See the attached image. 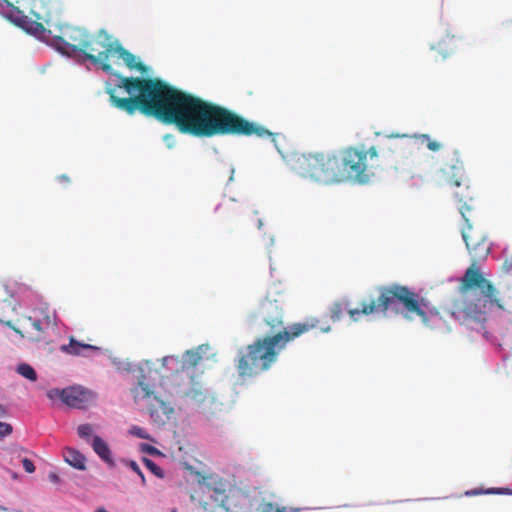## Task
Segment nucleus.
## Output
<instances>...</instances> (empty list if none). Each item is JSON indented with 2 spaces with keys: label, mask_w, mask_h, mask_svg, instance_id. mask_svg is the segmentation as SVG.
I'll list each match as a JSON object with an SVG mask.
<instances>
[{
  "label": "nucleus",
  "mask_w": 512,
  "mask_h": 512,
  "mask_svg": "<svg viewBox=\"0 0 512 512\" xmlns=\"http://www.w3.org/2000/svg\"><path fill=\"white\" fill-rule=\"evenodd\" d=\"M64 458L69 465L76 469L84 470L86 468V458L75 449L67 448L64 453Z\"/></svg>",
  "instance_id": "16"
},
{
  "label": "nucleus",
  "mask_w": 512,
  "mask_h": 512,
  "mask_svg": "<svg viewBox=\"0 0 512 512\" xmlns=\"http://www.w3.org/2000/svg\"><path fill=\"white\" fill-rule=\"evenodd\" d=\"M502 272L507 275L512 282V257L504 260L502 264Z\"/></svg>",
  "instance_id": "25"
},
{
  "label": "nucleus",
  "mask_w": 512,
  "mask_h": 512,
  "mask_svg": "<svg viewBox=\"0 0 512 512\" xmlns=\"http://www.w3.org/2000/svg\"><path fill=\"white\" fill-rule=\"evenodd\" d=\"M78 435L82 439H88L93 434V426L91 424H82L77 429Z\"/></svg>",
  "instance_id": "23"
},
{
  "label": "nucleus",
  "mask_w": 512,
  "mask_h": 512,
  "mask_svg": "<svg viewBox=\"0 0 512 512\" xmlns=\"http://www.w3.org/2000/svg\"><path fill=\"white\" fill-rule=\"evenodd\" d=\"M87 32L79 27L65 25L60 28V34L52 37V44L61 53L68 56L80 52Z\"/></svg>",
  "instance_id": "10"
},
{
  "label": "nucleus",
  "mask_w": 512,
  "mask_h": 512,
  "mask_svg": "<svg viewBox=\"0 0 512 512\" xmlns=\"http://www.w3.org/2000/svg\"><path fill=\"white\" fill-rule=\"evenodd\" d=\"M318 323L319 321L315 318H309L302 323H294L290 326V340L316 328Z\"/></svg>",
  "instance_id": "15"
},
{
  "label": "nucleus",
  "mask_w": 512,
  "mask_h": 512,
  "mask_svg": "<svg viewBox=\"0 0 512 512\" xmlns=\"http://www.w3.org/2000/svg\"><path fill=\"white\" fill-rule=\"evenodd\" d=\"M344 305L341 302H335L330 308V318L332 321H339L344 311Z\"/></svg>",
  "instance_id": "21"
},
{
  "label": "nucleus",
  "mask_w": 512,
  "mask_h": 512,
  "mask_svg": "<svg viewBox=\"0 0 512 512\" xmlns=\"http://www.w3.org/2000/svg\"><path fill=\"white\" fill-rule=\"evenodd\" d=\"M30 325L36 330L38 333H42V324L40 320H33L31 317L28 318Z\"/></svg>",
  "instance_id": "32"
},
{
  "label": "nucleus",
  "mask_w": 512,
  "mask_h": 512,
  "mask_svg": "<svg viewBox=\"0 0 512 512\" xmlns=\"http://www.w3.org/2000/svg\"><path fill=\"white\" fill-rule=\"evenodd\" d=\"M50 399L59 398L64 404L75 409H87L96 401V394L83 386L75 385L64 389H52L48 391Z\"/></svg>",
  "instance_id": "9"
},
{
  "label": "nucleus",
  "mask_w": 512,
  "mask_h": 512,
  "mask_svg": "<svg viewBox=\"0 0 512 512\" xmlns=\"http://www.w3.org/2000/svg\"><path fill=\"white\" fill-rule=\"evenodd\" d=\"M338 164V182L353 181L360 184L367 183L370 176L372 165L368 162L378 157V151L375 146L368 150L357 147H348L336 153Z\"/></svg>",
  "instance_id": "7"
},
{
  "label": "nucleus",
  "mask_w": 512,
  "mask_h": 512,
  "mask_svg": "<svg viewBox=\"0 0 512 512\" xmlns=\"http://www.w3.org/2000/svg\"><path fill=\"white\" fill-rule=\"evenodd\" d=\"M57 180L62 183V184H69L70 183V178L68 175L66 174H62V175H59L57 177Z\"/></svg>",
  "instance_id": "33"
},
{
  "label": "nucleus",
  "mask_w": 512,
  "mask_h": 512,
  "mask_svg": "<svg viewBox=\"0 0 512 512\" xmlns=\"http://www.w3.org/2000/svg\"><path fill=\"white\" fill-rule=\"evenodd\" d=\"M288 340V331L285 329L273 336L256 339L238 351L235 367L241 379L255 377L268 370L276 361L281 350L285 348Z\"/></svg>",
  "instance_id": "4"
},
{
  "label": "nucleus",
  "mask_w": 512,
  "mask_h": 512,
  "mask_svg": "<svg viewBox=\"0 0 512 512\" xmlns=\"http://www.w3.org/2000/svg\"><path fill=\"white\" fill-rule=\"evenodd\" d=\"M7 415H8L7 408L4 405L0 404V418H4Z\"/></svg>",
  "instance_id": "34"
},
{
  "label": "nucleus",
  "mask_w": 512,
  "mask_h": 512,
  "mask_svg": "<svg viewBox=\"0 0 512 512\" xmlns=\"http://www.w3.org/2000/svg\"><path fill=\"white\" fill-rule=\"evenodd\" d=\"M168 138H170V135H166L164 139L167 140Z\"/></svg>",
  "instance_id": "41"
},
{
  "label": "nucleus",
  "mask_w": 512,
  "mask_h": 512,
  "mask_svg": "<svg viewBox=\"0 0 512 512\" xmlns=\"http://www.w3.org/2000/svg\"><path fill=\"white\" fill-rule=\"evenodd\" d=\"M92 448L94 452L107 464L112 465L113 459L111 450L108 446V444L99 436H94L92 439Z\"/></svg>",
  "instance_id": "13"
},
{
  "label": "nucleus",
  "mask_w": 512,
  "mask_h": 512,
  "mask_svg": "<svg viewBox=\"0 0 512 512\" xmlns=\"http://www.w3.org/2000/svg\"><path fill=\"white\" fill-rule=\"evenodd\" d=\"M481 494H502L512 495V489L510 488H491V489H472L465 492L466 496H476Z\"/></svg>",
  "instance_id": "18"
},
{
  "label": "nucleus",
  "mask_w": 512,
  "mask_h": 512,
  "mask_svg": "<svg viewBox=\"0 0 512 512\" xmlns=\"http://www.w3.org/2000/svg\"><path fill=\"white\" fill-rule=\"evenodd\" d=\"M324 332H327L329 330V327L328 328H325V329H322Z\"/></svg>",
  "instance_id": "42"
},
{
  "label": "nucleus",
  "mask_w": 512,
  "mask_h": 512,
  "mask_svg": "<svg viewBox=\"0 0 512 512\" xmlns=\"http://www.w3.org/2000/svg\"><path fill=\"white\" fill-rule=\"evenodd\" d=\"M13 431L12 426L9 423L0 422V439L9 436Z\"/></svg>",
  "instance_id": "27"
},
{
  "label": "nucleus",
  "mask_w": 512,
  "mask_h": 512,
  "mask_svg": "<svg viewBox=\"0 0 512 512\" xmlns=\"http://www.w3.org/2000/svg\"><path fill=\"white\" fill-rule=\"evenodd\" d=\"M462 228V237L473 259L460 280L461 299L453 302L452 316L466 328L485 335L487 311L492 307L504 309L503 301L496 287L487 280L476 262L485 259L490 253L491 245L484 232L474 227L466 217Z\"/></svg>",
  "instance_id": "2"
},
{
  "label": "nucleus",
  "mask_w": 512,
  "mask_h": 512,
  "mask_svg": "<svg viewBox=\"0 0 512 512\" xmlns=\"http://www.w3.org/2000/svg\"><path fill=\"white\" fill-rule=\"evenodd\" d=\"M440 174L446 184L456 188L454 196L459 202L460 213L466 219V213L473 209L476 193L465 174L464 161L459 150L447 151L440 167Z\"/></svg>",
  "instance_id": "5"
},
{
  "label": "nucleus",
  "mask_w": 512,
  "mask_h": 512,
  "mask_svg": "<svg viewBox=\"0 0 512 512\" xmlns=\"http://www.w3.org/2000/svg\"><path fill=\"white\" fill-rule=\"evenodd\" d=\"M22 464L27 473H33L35 471V465L30 459L24 458Z\"/></svg>",
  "instance_id": "29"
},
{
  "label": "nucleus",
  "mask_w": 512,
  "mask_h": 512,
  "mask_svg": "<svg viewBox=\"0 0 512 512\" xmlns=\"http://www.w3.org/2000/svg\"><path fill=\"white\" fill-rule=\"evenodd\" d=\"M128 466L135 472L137 473L140 478H141V481H142V484H145V477H144V474L142 473L140 467L138 466V464L135 462V461H130Z\"/></svg>",
  "instance_id": "28"
},
{
  "label": "nucleus",
  "mask_w": 512,
  "mask_h": 512,
  "mask_svg": "<svg viewBox=\"0 0 512 512\" xmlns=\"http://www.w3.org/2000/svg\"><path fill=\"white\" fill-rule=\"evenodd\" d=\"M130 433L140 439H149V434L146 432V430L138 426H133L130 430Z\"/></svg>",
  "instance_id": "26"
},
{
  "label": "nucleus",
  "mask_w": 512,
  "mask_h": 512,
  "mask_svg": "<svg viewBox=\"0 0 512 512\" xmlns=\"http://www.w3.org/2000/svg\"><path fill=\"white\" fill-rule=\"evenodd\" d=\"M337 163L336 153L294 154L291 168L302 178L322 184H334L339 183Z\"/></svg>",
  "instance_id": "6"
},
{
  "label": "nucleus",
  "mask_w": 512,
  "mask_h": 512,
  "mask_svg": "<svg viewBox=\"0 0 512 512\" xmlns=\"http://www.w3.org/2000/svg\"><path fill=\"white\" fill-rule=\"evenodd\" d=\"M95 512H109L105 508H98Z\"/></svg>",
  "instance_id": "38"
},
{
  "label": "nucleus",
  "mask_w": 512,
  "mask_h": 512,
  "mask_svg": "<svg viewBox=\"0 0 512 512\" xmlns=\"http://www.w3.org/2000/svg\"><path fill=\"white\" fill-rule=\"evenodd\" d=\"M146 467L156 476L163 477V470L152 460L144 459Z\"/></svg>",
  "instance_id": "24"
},
{
  "label": "nucleus",
  "mask_w": 512,
  "mask_h": 512,
  "mask_svg": "<svg viewBox=\"0 0 512 512\" xmlns=\"http://www.w3.org/2000/svg\"><path fill=\"white\" fill-rule=\"evenodd\" d=\"M155 400L157 401L158 405H159V408L160 410L162 411V413L166 416L169 415V413L172 411V409L170 407H168V405L162 401V400H159L158 398L155 397Z\"/></svg>",
  "instance_id": "31"
},
{
  "label": "nucleus",
  "mask_w": 512,
  "mask_h": 512,
  "mask_svg": "<svg viewBox=\"0 0 512 512\" xmlns=\"http://www.w3.org/2000/svg\"><path fill=\"white\" fill-rule=\"evenodd\" d=\"M6 3L10 7L7 17L11 22L40 39H50L51 30L46 29L39 21L49 25L53 16L59 11V0H31V13L37 21L29 20L19 8L9 2Z\"/></svg>",
  "instance_id": "8"
},
{
  "label": "nucleus",
  "mask_w": 512,
  "mask_h": 512,
  "mask_svg": "<svg viewBox=\"0 0 512 512\" xmlns=\"http://www.w3.org/2000/svg\"><path fill=\"white\" fill-rule=\"evenodd\" d=\"M172 512H176V510L174 509Z\"/></svg>",
  "instance_id": "43"
},
{
  "label": "nucleus",
  "mask_w": 512,
  "mask_h": 512,
  "mask_svg": "<svg viewBox=\"0 0 512 512\" xmlns=\"http://www.w3.org/2000/svg\"><path fill=\"white\" fill-rule=\"evenodd\" d=\"M99 348L91 345L80 343L76 341L73 337H70V341L68 345H62L61 350L72 355H84L85 351H96Z\"/></svg>",
  "instance_id": "14"
},
{
  "label": "nucleus",
  "mask_w": 512,
  "mask_h": 512,
  "mask_svg": "<svg viewBox=\"0 0 512 512\" xmlns=\"http://www.w3.org/2000/svg\"><path fill=\"white\" fill-rule=\"evenodd\" d=\"M113 56H118V58L122 59L131 70L137 69L143 74L147 72V66L142 62H137L135 55L125 49L118 40L114 43Z\"/></svg>",
  "instance_id": "11"
},
{
  "label": "nucleus",
  "mask_w": 512,
  "mask_h": 512,
  "mask_svg": "<svg viewBox=\"0 0 512 512\" xmlns=\"http://www.w3.org/2000/svg\"><path fill=\"white\" fill-rule=\"evenodd\" d=\"M298 511H299V509H292V508H290V512H298Z\"/></svg>",
  "instance_id": "40"
},
{
  "label": "nucleus",
  "mask_w": 512,
  "mask_h": 512,
  "mask_svg": "<svg viewBox=\"0 0 512 512\" xmlns=\"http://www.w3.org/2000/svg\"><path fill=\"white\" fill-rule=\"evenodd\" d=\"M150 414H151V417H158V409L151 407Z\"/></svg>",
  "instance_id": "36"
},
{
  "label": "nucleus",
  "mask_w": 512,
  "mask_h": 512,
  "mask_svg": "<svg viewBox=\"0 0 512 512\" xmlns=\"http://www.w3.org/2000/svg\"><path fill=\"white\" fill-rule=\"evenodd\" d=\"M131 392L135 401L149 399L154 394L149 384L145 383L143 380H139L137 386H135Z\"/></svg>",
  "instance_id": "17"
},
{
  "label": "nucleus",
  "mask_w": 512,
  "mask_h": 512,
  "mask_svg": "<svg viewBox=\"0 0 512 512\" xmlns=\"http://www.w3.org/2000/svg\"><path fill=\"white\" fill-rule=\"evenodd\" d=\"M17 372L23 376L24 378L30 380V381H36L37 379V374L34 370V368L29 365V364H20L18 367H17Z\"/></svg>",
  "instance_id": "20"
},
{
  "label": "nucleus",
  "mask_w": 512,
  "mask_h": 512,
  "mask_svg": "<svg viewBox=\"0 0 512 512\" xmlns=\"http://www.w3.org/2000/svg\"><path fill=\"white\" fill-rule=\"evenodd\" d=\"M161 362L162 366H166L169 363H175L176 365H178L180 363V360L178 357L175 356H165L161 359Z\"/></svg>",
  "instance_id": "30"
},
{
  "label": "nucleus",
  "mask_w": 512,
  "mask_h": 512,
  "mask_svg": "<svg viewBox=\"0 0 512 512\" xmlns=\"http://www.w3.org/2000/svg\"><path fill=\"white\" fill-rule=\"evenodd\" d=\"M421 143H425L427 148L432 152H437L443 148V144L439 141L432 139L428 134H421L417 136Z\"/></svg>",
  "instance_id": "19"
},
{
  "label": "nucleus",
  "mask_w": 512,
  "mask_h": 512,
  "mask_svg": "<svg viewBox=\"0 0 512 512\" xmlns=\"http://www.w3.org/2000/svg\"><path fill=\"white\" fill-rule=\"evenodd\" d=\"M184 360L189 367H195L199 364L201 356L199 353L189 350L184 354Z\"/></svg>",
  "instance_id": "22"
},
{
  "label": "nucleus",
  "mask_w": 512,
  "mask_h": 512,
  "mask_svg": "<svg viewBox=\"0 0 512 512\" xmlns=\"http://www.w3.org/2000/svg\"><path fill=\"white\" fill-rule=\"evenodd\" d=\"M115 42L116 39L106 30L100 29L95 34L87 33L80 51L92 64L118 78L114 87H106L113 107L128 115L139 111L163 124L174 125L182 134L198 138L271 136L264 127L236 112L177 89L159 78L128 77L115 73L109 63Z\"/></svg>",
  "instance_id": "1"
},
{
  "label": "nucleus",
  "mask_w": 512,
  "mask_h": 512,
  "mask_svg": "<svg viewBox=\"0 0 512 512\" xmlns=\"http://www.w3.org/2000/svg\"><path fill=\"white\" fill-rule=\"evenodd\" d=\"M147 451H148V452H150V453H154V452H156L157 450H156V448H154V447H152V446L147 445Z\"/></svg>",
  "instance_id": "37"
},
{
  "label": "nucleus",
  "mask_w": 512,
  "mask_h": 512,
  "mask_svg": "<svg viewBox=\"0 0 512 512\" xmlns=\"http://www.w3.org/2000/svg\"><path fill=\"white\" fill-rule=\"evenodd\" d=\"M200 484L203 491L206 490L208 493L213 492L217 496H225L229 486L227 481L217 475H208L203 477Z\"/></svg>",
  "instance_id": "12"
},
{
  "label": "nucleus",
  "mask_w": 512,
  "mask_h": 512,
  "mask_svg": "<svg viewBox=\"0 0 512 512\" xmlns=\"http://www.w3.org/2000/svg\"><path fill=\"white\" fill-rule=\"evenodd\" d=\"M0 512H9L6 507L0 506Z\"/></svg>",
  "instance_id": "39"
},
{
  "label": "nucleus",
  "mask_w": 512,
  "mask_h": 512,
  "mask_svg": "<svg viewBox=\"0 0 512 512\" xmlns=\"http://www.w3.org/2000/svg\"><path fill=\"white\" fill-rule=\"evenodd\" d=\"M49 479L52 482H58L59 481V477H58V475L56 473H50L49 474Z\"/></svg>",
  "instance_id": "35"
},
{
  "label": "nucleus",
  "mask_w": 512,
  "mask_h": 512,
  "mask_svg": "<svg viewBox=\"0 0 512 512\" xmlns=\"http://www.w3.org/2000/svg\"><path fill=\"white\" fill-rule=\"evenodd\" d=\"M376 292V297H370L368 300L361 302L360 309L354 308L348 310L351 319L356 321L361 314L370 315L381 313L385 315L388 311L398 313V305H402V314L406 319L411 320L412 315H417L423 323H427L428 315L425 310V300L409 287L393 283L378 286Z\"/></svg>",
  "instance_id": "3"
}]
</instances>
